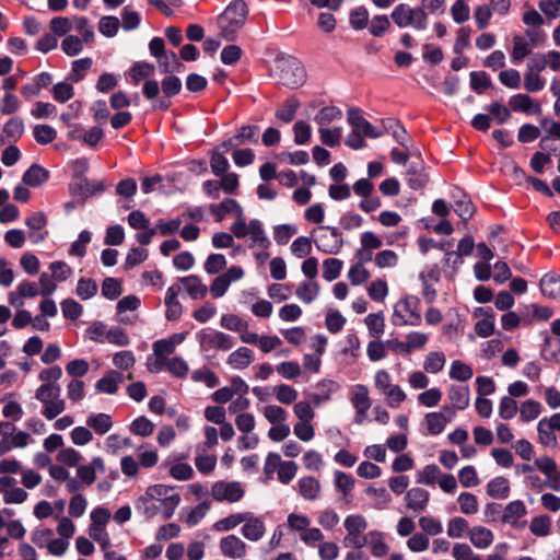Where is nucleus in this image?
I'll use <instances>...</instances> for the list:
<instances>
[{
  "label": "nucleus",
  "instance_id": "obj_57",
  "mask_svg": "<svg viewBox=\"0 0 560 560\" xmlns=\"http://www.w3.org/2000/svg\"><path fill=\"white\" fill-rule=\"evenodd\" d=\"M168 475L178 481H187L194 478L195 471L191 465L182 462L170 464Z\"/></svg>",
  "mask_w": 560,
  "mask_h": 560
},
{
  "label": "nucleus",
  "instance_id": "obj_44",
  "mask_svg": "<svg viewBox=\"0 0 560 560\" xmlns=\"http://www.w3.org/2000/svg\"><path fill=\"white\" fill-rule=\"evenodd\" d=\"M364 324L369 330V335L375 339H380L385 332V317L383 312L369 314L364 318Z\"/></svg>",
  "mask_w": 560,
  "mask_h": 560
},
{
  "label": "nucleus",
  "instance_id": "obj_46",
  "mask_svg": "<svg viewBox=\"0 0 560 560\" xmlns=\"http://www.w3.org/2000/svg\"><path fill=\"white\" fill-rule=\"evenodd\" d=\"M350 401L354 409H370L372 401L369 395V388L363 384L354 385L351 390Z\"/></svg>",
  "mask_w": 560,
  "mask_h": 560
},
{
  "label": "nucleus",
  "instance_id": "obj_47",
  "mask_svg": "<svg viewBox=\"0 0 560 560\" xmlns=\"http://www.w3.org/2000/svg\"><path fill=\"white\" fill-rule=\"evenodd\" d=\"M49 173L38 164H33L24 174L23 183L27 186L37 187L48 180Z\"/></svg>",
  "mask_w": 560,
  "mask_h": 560
},
{
  "label": "nucleus",
  "instance_id": "obj_34",
  "mask_svg": "<svg viewBox=\"0 0 560 560\" xmlns=\"http://www.w3.org/2000/svg\"><path fill=\"white\" fill-rule=\"evenodd\" d=\"M124 376L116 370H110L95 384V389L98 393L114 395L119 388V384L122 383Z\"/></svg>",
  "mask_w": 560,
  "mask_h": 560
},
{
  "label": "nucleus",
  "instance_id": "obj_59",
  "mask_svg": "<svg viewBox=\"0 0 560 560\" xmlns=\"http://www.w3.org/2000/svg\"><path fill=\"white\" fill-rule=\"evenodd\" d=\"M210 508V502H200L185 514L184 522L190 527L196 526L207 515Z\"/></svg>",
  "mask_w": 560,
  "mask_h": 560
},
{
  "label": "nucleus",
  "instance_id": "obj_2",
  "mask_svg": "<svg viewBox=\"0 0 560 560\" xmlns=\"http://www.w3.org/2000/svg\"><path fill=\"white\" fill-rule=\"evenodd\" d=\"M535 467L546 476L544 481L537 474L526 476V486L534 492H541L545 488L560 492V468L556 460L549 456L535 459Z\"/></svg>",
  "mask_w": 560,
  "mask_h": 560
},
{
  "label": "nucleus",
  "instance_id": "obj_5",
  "mask_svg": "<svg viewBox=\"0 0 560 560\" xmlns=\"http://www.w3.org/2000/svg\"><path fill=\"white\" fill-rule=\"evenodd\" d=\"M34 396L42 404V416L47 420L56 419L66 410L60 386H38Z\"/></svg>",
  "mask_w": 560,
  "mask_h": 560
},
{
  "label": "nucleus",
  "instance_id": "obj_15",
  "mask_svg": "<svg viewBox=\"0 0 560 560\" xmlns=\"http://www.w3.org/2000/svg\"><path fill=\"white\" fill-rule=\"evenodd\" d=\"M353 192L361 197L359 208L365 212L371 213L381 208L382 201L377 196H373L374 184L369 178H360L352 186Z\"/></svg>",
  "mask_w": 560,
  "mask_h": 560
},
{
  "label": "nucleus",
  "instance_id": "obj_32",
  "mask_svg": "<svg viewBox=\"0 0 560 560\" xmlns=\"http://www.w3.org/2000/svg\"><path fill=\"white\" fill-rule=\"evenodd\" d=\"M25 224L32 231L28 235V238L32 243L36 244L46 238L47 232L37 233L38 231H42L47 224V218L43 212H35L27 217Z\"/></svg>",
  "mask_w": 560,
  "mask_h": 560
},
{
  "label": "nucleus",
  "instance_id": "obj_41",
  "mask_svg": "<svg viewBox=\"0 0 560 560\" xmlns=\"http://www.w3.org/2000/svg\"><path fill=\"white\" fill-rule=\"evenodd\" d=\"M319 291L320 287L316 281H303L299 283L295 290V295L303 303L311 304L318 298Z\"/></svg>",
  "mask_w": 560,
  "mask_h": 560
},
{
  "label": "nucleus",
  "instance_id": "obj_42",
  "mask_svg": "<svg viewBox=\"0 0 560 560\" xmlns=\"http://www.w3.org/2000/svg\"><path fill=\"white\" fill-rule=\"evenodd\" d=\"M300 105L296 97L287 98L276 110V118L284 124H290L295 118Z\"/></svg>",
  "mask_w": 560,
  "mask_h": 560
},
{
  "label": "nucleus",
  "instance_id": "obj_8",
  "mask_svg": "<svg viewBox=\"0 0 560 560\" xmlns=\"http://www.w3.org/2000/svg\"><path fill=\"white\" fill-rule=\"evenodd\" d=\"M390 19L400 28L413 27L422 31L428 26V14L421 8H411L406 3H400L394 8Z\"/></svg>",
  "mask_w": 560,
  "mask_h": 560
},
{
  "label": "nucleus",
  "instance_id": "obj_6",
  "mask_svg": "<svg viewBox=\"0 0 560 560\" xmlns=\"http://www.w3.org/2000/svg\"><path fill=\"white\" fill-rule=\"evenodd\" d=\"M287 526L291 532L298 533L300 540L308 547H315L324 540L320 528L311 527V520L304 514L290 513L287 517Z\"/></svg>",
  "mask_w": 560,
  "mask_h": 560
},
{
  "label": "nucleus",
  "instance_id": "obj_45",
  "mask_svg": "<svg viewBox=\"0 0 560 560\" xmlns=\"http://www.w3.org/2000/svg\"><path fill=\"white\" fill-rule=\"evenodd\" d=\"M245 511L229 514L213 523L212 528L218 533H228L235 529L244 521Z\"/></svg>",
  "mask_w": 560,
  "mask_h": 560
},
{
  "label": "nucleus",
  "instance_id": "obj_4",
  "mask_svg": "<svg viewBox=\"0 0 560 560\" xmlns=\"http://www.w3.org/2000/svg\"><path fill=\"white\" fill-rule=\"evenodd\" d=\"M375 389L385 398L390 408H399L407 399L406 392L393 382V376L385 369H378L373 376Z\"/></svg>",
  "mask_w": 560,
  "mask_h": 560
},
{
  "label": "nucleus",
  "instance_id": "obj_64",
  "mask_svg": "<svg viewBox=\"0 0 560 560\" xmlns=\"http://www.w3.org/2000/svg\"><path fill=\"white\" fill-rule=\"evenodd\" d=\"M452 557L455 560H483L479 555L475 553L468 544L465 542H456L453 545Z\"/></svg>",
  "mask_w": 560,
  "mask_h": 560
},
{
  "label": "nucleus",
  "instance_id": "obj_28",
  "mask_svg": "<svg viewBox=\"0 0 560 560\" xmlns=\"http://www.w3.org/2000/svg\"><path fill=\"white\" fill-rule=\"evenodd\" d=\"M483 315L485 318L475 324V332L481 337H490L494 332V313L491 307H479L475 311V316Z\"/></svg>",
  "mask_w": 560,
  "mask_h": 560
},
{
  "label": "nucleus",
  "instance_id": "obj_9",
  "mask_svg": "<svg viewBox=\"0 0 560 560\" xmlns=\"http://www.w3.org/2000/svg\"><path fill=\"white\" fill-rule=\"evenodd\" d=\"M276 67L279 82L282 85L295 89L305 82V69L298 59L292 57L281 58L277 60Z\"/></svg>",
  "mask_w": 560,
  "mask_h": 560
},
{
  "label": "nucleus",
  "instance_id": "obj_16",
  "mask_svg": "<svg viewBox=\"0 0 560 560\" xmlns=\"http://www.w3.org/2000/svg\"><path fill=\"white\" fill-rule=\"evenodd\" d=\"M218 547L221 556L232 560L245 558L249 549L244 538L235 534L221 537Z\"/></svg>",
  "mask_w": 560,
  "mask_h": 560
},
{
  "label": "nucleus",
  "instance_id": "obj_7",
  "mask_svg": "<svg viewBox=\"0 0 560 560\" xmlns=\"http://www.w3.org/2000/svg\"><path fill=\"white\" fill-rule=\"evenodd\" d=\"M392 320L395 326H419L422 322L419 299L413 295L400 299L394 306Z\"/></svg>",
  "mask_w": 560,
  "mask_h": 560
},
{
  "label": "nucleus",
  "instance_id": "obj_21",
  "mask_svg": "<svg viewBox=\"0 0 560 560\" xmlns=\"http://www.w3.org/2000/svg\"><path fill=\"white\" fill-rule=\"evenodd\" d=\"M364 541L371 555L375 558H384L389 552L390 547L386 542V535L381 530L373 529L368 532Z\"/></svg>",
  "mask_w": 560,
  "mask_h": 560
},
{
  "label": "nucleus",
  "instance_id": "obj_43",
  "mask_svg": "<svg viewBox=\"0 0 560 560\" xmlns=\"http://www.w3.org/2000/svg\"><path fill=\"white\" fill-rule=\"evenodd\" d=\"M520 421L524 423L532 422L541 415L542 405L534 399H526L520 405Z\"/></svg>",
  "mask_w": 560,
  "mask_h": 560
},
{
  "label": "nucleus",
  "instance_id": "obj_13",
  "mask_svg": "<svg viewBox=\"0 0 560 560\" xmlns=\"http://www.w3.org/2000/svg\"><path fill=\"white\" fill-rule=\"evenodd\" d=\"M210 495L217 502L233 504L245 497V488L240 481L219 480L212 483Z\"/></svg>",
  "mask_w": 560,
  "mask_h": 560
},
{
  "label": "nucleus",
  "instance_id": "obj_55",
  "mask_svg": "<svg viewBox=\"0 0 560 560\" xmlns=\"http://www.w3.org/2000/svg\"><path fill=\"white\" fill-rule=\"evenodd\" d=\"M541 357L546 361L560 363V339L547 336L541 349Z\"/></svg>",
  "mask_w": 560,
  "mask_h": 560
},
{
  "label": "nucleus",
  "instance_id": "obj_1",
  "mask_svg": "<svg viewBox=\"0 0 560 560\" xmlns=\"http://www.w3.org/2000/svg\"><path fill=\"white\" fill-rule=\"evenodd\" d=\"M182 501L180 494L175 487L165 483H155L149 486L144 492L137 498L135 506L145 520H152L161 516L163 520H170Z\"/></svg>",
  "mask_w": 560,
  "mask_h": 560
},
{
  "label": "nucleus",
  "instance_id": "obj_60",
  "mask_svg": "<svg viewBox=\"0 0 560 560\" xmlns=\"http://www.w3.org/2000/svg\"><path fill=\"white\" fill-rule=\"evenodd\" d=\"M261 413L264 418L271 424L283 423L288 419V412L279 405H266Z\"/></svg>",
  "mask_w": 560,
  "mask_h": 560
},
{
  "label": "nucleus",
  "instance_id": "obj_22",
  "mask_svg": "<svg viewBox=\"0 0 560 560\" xmlns=\"http://www.w3.org/2000/svg\"><path fill=\"white\" fill-rule=\"evenodd\" d=\"M245 345L256 346L264 354H268L282 345V340L276 335H258L250 331L246 335Z\"/></svg>",
  "mask_w": 560,
  "mask_h": 560
},
{
  "label": "nucleus",
  "instance_id": "obj_48",
  "mask_svg": "<svg viewBox=\"0 0 560 560\" xmlns=\"http://www.w3.org/2000/svg\"><path fill=\"white\" fill-rule=\"evenodd\" d=\"M510 491L509 480L504 477H497L487 485V493L493 499H506Z\"/></svg>",
  "mask_w": 560,
  "mask_h": 560
},
{
  "label": "nucleus",
  "instance_id": "obj_23",
  "mask_svg": "<svg viewBox=\"0 0 560 560\" xmlns=\"http://www.w3.org/2000/svg\"><path fill=\"white\" fill-rule=\"evenodd\" d=\"M255 361L254 351L245 346L238 347L233 350L226 358V364L236 371L247 369Z\"/></svg>",
  "mask_w": 560,
  "mask_h": 560
},
{
  "label": "nucleus",
  "instance_id": "obj_54",
  "mask_svg": "<svg viewBox=\"0 0 560 560\" xmlns=\"http://www.w3.org/2000/svg\"><path fill=\"white\" fill-rule=\"evenodd\" d=\"M538 441L546 447H555L557 445V436L555 430L548 424L546 419H540L537 424Z\"/></svg>",
  "mask_w": 560,
  "mask_h": 560
},
{
  "label": "nucleus",
  "instance_id": "obj_49",
  "mask_svg": "<svg viewBox=\"0 0 560 560\" xmlns=\"http://www.w3.org/2000/svg\"><path fill=\"white\" fill-rule=\"evenodd\" d=\"M540 290L545 296H560V276L552 272L545 275L540 280Z\"/></svg>",
  "mask_w": 560,
  "mask_h": 560
},
{
  "label": "nucleus",
  "instance_id": "obj_24",
  "mask_svg": "<svg viewBox=\"0 0 560 560\" xmlns=\"http://www.w3.org/2000/svg\"><path fill=\"white\" fill-rule=\"evenodd\" d=\"M2 405V416L12 421H20L23 418L24 411L15 393H5L0 398Z\"/></svg>",
  "mask_w": 560,
  "mask_h": 560
},
{
  "label": "nucleus",
  "instance_id": "obj_52",
  "mask_svg": "<svg viewBox=\"0 0 560 560\" xmlns=\"http://www.w3.org/2000/svg\"><path fill=\"white\" fill-rule=\"evenodd\" d=\"M529 530L537 537L548 536L551 532V518L547 514H540L532 518Z\"/></svg>",
  "mask_w": 560,
  "mask_h": 560
},
{
  "label": "nucleus",
  "instance_id": "obj_51",
  "mask_svg": "<svg viewBox=\"0 0 560 560\" xmlns=\"http://www.w3.org/2000/svg\"><path fill=\"white\" fill-rule=\"evenodd\" d=\"M457 504L460 513L465 515H474L479 511V502L477 497L471 492H462L457 497Z\"/></svg>",
  "mask_w": 560,
  "mask_h": 560
},
{
  "label": "nucleus",
  "instance_id": "obj_14",
  "mask_svg": "<svg viewBox=\"0 0 560 560\" xmlns=\"http://www.w3.org/2000/svg\"><path fill=\"white\" fill-rule=\"evenodd\" d=\"M456 417L455 410L447 405L440 408L439 411L428 412L423 418V428L427 435H440Z\"/></svg>",
  "mask_w": 560,
  "mask_h": 560
},
{
  "label": "nucleus",
  "instance_id": "obj_62",
  "mask_svg": "<svg viewBox=\"0 0 560 560\" xmlns=\"http://www.w3.org/2000/svg\"><path fill=\"white\" fill-rule=\"evenodd\" d=\"M210 167L214 176L224 175L229 172L230 163L223 152L214 149L210 156Z\"/></svg>",
  "mask_w": 560,
  "mask_h": 560
},
{
  "label": "nucleus",
  "instance_id": "obj_58",
  "mask_svg": "<svg viewBox=\"0 0 560 560\" xmlns=\"http://www.w3.org/2000/svg\"><path fill=\"white\" fill-rule=\"evenodd\" d=\"M474 375L472 368L460 360L452 362L450 368V377L458 382H466Z\"/></svg>",
  "mask_w": 560,
  "mask_h": 560
},
{
  "label": "nucleus",
  "instance_id": "obj_18",
  "mask_svg": "<svg viewBox=\"0 0 560 560\" xmlns=\"http://www.w3.org/2000/svg\"><path fill=\"white\" fill-rule=\"evenodd\" d=\"M347 120L352 129L363 135L364 137L376 139L382 136V132L370 124L362 115L361 109L351 107L347 110Z\"/></svg>",
  "mask_w": 560,
  "mask_h": 560
},
{
  "label": "nucleus",
  "instance_id": "obj_20",
  "mask_svg": "<svg viewBox=\"0 0 560 560\" xmlns=\"http://www.w3.org/2000/svg\"><path fill=\"white\" fill-rule=\"evenodd\" d=\"M182 287L177 283L172 284L165 294L164 303L166 306L165 317L167 320H178L183 314V306L178 300Z\"/></svg>",
  "mask_w": 560,
  "mask_h": 560
},
{
  "label": "nucleus",
  "instance_id": "obj_35",
  "mask_svg": "<svg viewBox=\"0 0 560 560\" xmlns=\"http://www.w3.org/2000/svg\"><path fill=\"white\" fill-rule=\"evenodd\" d=\"M527 514V508L521 500H515L506 504L503 514L502 522L513 527L520 525V520Z\"/></svg>",
  "mask_w": 560,
  "mask_h": 560
},
{
  "label": "nucleus",
  "instance_id": "obj_12",
  "mask_svg": "<svg viewBox=\"0 0 560 560\" xmlns=\"http://www.w3.org/2000/svg\"><path fill=\"white\" fill-rule=\"evenodd\" d=\"M312 235L315 246L322 253L338 254L343 246L342 235L337 228L320 225Z\"/></svg>",
  "mask_w": 560,
  "mask_h": 560
},
{
  "label": "nucleus",
  "instance_id": "obj_50",
  "mask_svg": "<svg viewBox=\"0 0 560 560\" xmlns=\"http://www.w3.org/2000/svg\"><path fill=\"white\" fill-rule=\"evenodd\" d=\"M446 363L445 354L441 351H431L427 354L423 361V370L430 374H438L441 372Z\"/></svg>",
  "mask_w": 560,
  "mask_h": 560
},
{
  "label": "nucleus",
  "instance_id": "obj_39",
  "mask_svg": "<svg viewBox=\"0 0 560 560\" xmlns=\"http://www.w3.org/2000/svg\"><path fill=\"white\" fill-rule=\"evenodd\" d=\"M184 285L185 291L192 300H201L208 293V288L205 285L200 278L197 276H187L179 279Z\"/></svg>",
  "mask_w": 560,
  "mask_h": 560
},
{
  "label": "nucleus",
  "instance_id": "obj_17",
  "mask_svg": "<svg viewBox=\"0 0 560 560\" xmlns=\"http://www.w3.org/2000/svg\"><path fill=\"white\" fill-rule=\"evenodd\" d=\"M267 532L264 518L250 511H245L244 521L242 523V537L248 541L257 542L261 540Z\"/></svg>",
  "mask_w": 560,
  "mask_h": 560
},
{
  "label": "nucleus",
  "instance_id": "obj_10",
  "mask_svg": "<svg viewBox=\"0 0 560 560\" xmlns=\"http://www.w3.org/2000/svg\"><path fill=\"white\" fill-rule=\"evenodd\" d=\"M200 351L209 352H228L233 349L235 341L234 338L223 331L215 329H201L197 334Z\"/></svg>",
  "mask_w": 560,
  "mask_h": 560
},
{
  "label": "nucleus",
  "instance_id": "obj_37",
  "mask_svg": "<svg viewBox=\"0 0 560 560\" xmlns=\"http://www.w3.org/2000/svg\"><path fill=\"white\" fill-rule=\"evenodd\" d=\"M512 42L513 46L510 56L511 61L515 65H520L525 58L529 57L536 48L522 35H514Z\"/></svg>",
  "mask_w": 560,
  "mask_h": 560
},
{
  "label": "nucleus",
  "instance_id": "obj_56",
  "mask_svg": "<svg viewBox=\"0 0 560 560\" xmlns=\"http://www.w3.org/2000/svg\"><path fill=\"white\" fill-rule=\"evenodd\" d=\"M342 118V112L337 106H325L315 116L314 120L320 126L326 127L327 125L340 120Z\"/></svg>",
  "mask_w": 560,
  "mask_h": 560
},
{
  "label": "nucleus",
  "instance_id": "obj_36",
  "mask_svg": "<svg viewBox=\"0 0 560 560\" xmlns=\"http://www.w3.org/2000/svg\"><path fill=\"white\" fill-rule=\"evenodd\" d=\"M334 486L336 490L342 494L346 502L349 503L352 499V491L355 487V479L350 474L341 470H335Z\"/></svg>",
  "mask_w": 560,
  "mask_h": 560
},
{
  "label": "nucleus",
  "instance_id": "obj_25",
  "mask_svg": "<svg viewBox=\"0 0 560 560\" xmlns=\"http://www.w3.org/2000/svg\"><path fill=\"white\" fill-rule=\"evenodd\" d=\"M220 326L229 331L237 332L240 340L245 343L246 335L250 334L249 324L236 314H224L221 316Z\"/></svg>",
  "mask_w": 560,
  "mask_h": 560
},
{
  "label": "nucleus",
  "instance_id": "obj_30",
  "mask_svg": "<svg viewBox=\"0 0 560 560\" xmlns=\"http://www.w3.org/2000/svg\"><path fill=\"white\" fill-rule=\"evenodd\" d=\"M430 494L425 489L411 488L405 495L406 506L413 512H423L428 508Z\"/></svg>",
  "mask_w": 560,
  "mask_h": 560
},
{
  "label": "nucleus",
  "instance_id": "obj_63",
  "mask_svg": "<svg viewBox=\"0 0 560 560\" xmlns=\"http://www.w3.org/2000/svg\"><path fill=\"white\" fill-rule=\"evenodd\" d=\"M57 460L65 466L78 467L83 460V455L73 447H66L60 450Z\"/></svg>",
  "mask_w": 560,
  "mask_h": 560
},
{
  "label": "nucleus",
  "instance_id": "obj_11",
  "mask_svg": "<svg viewBox=\"0 0 560 560\" xmlns=\"http://www.w3.org/2000/svg\"><path fill=\"white\" fill-rule=\"evenodd\" d=\"M343 527L346 529V536L343 544L346 547L353 549H362L365 547V537L368 521L361 514H350L343 520Z\"/></svg>",
  "mask_w": 560,
  "mask_h": 560
},
{
  "label": "nucleus",
  "instance_id": "obj_27",
  "mask_svg": "<svg viewBox=\"0 0 560 560\" xmlns=\"http://www.w3.org/2000/svg\"><path fill=\"white\" fill-rule=\"evenodd\" d=\"M447 397L453 410H465L469 406L470 390L467 385H451Z\"/></svg>",
  "mask_w": 560,
  "mask_h": 560
},
{
  "label": "nucleus",
  "instance_id": "obj_38",
  "mask_svg": "<svg viewBox=\"0 0 560 560\" xmlns=\"http://www.w3.org/2000/svg\"><path fill=\"white\" fill-rule=\"evenodd\" d=\"M468 538L476 548L487 549L492 545L494 535L489 528L477 525L470 528Z\"/></svg>",
  "mask_w": 560,
  "mask_h": 560
},
{
  "label": "nucleus",
  "instance_id": "obj_29",
  "mask_svg": "<svg viewBox=\"0 0 560 560\" xmlns=\"http://www.w3.org/2000/svg\"><path fill=\"white\" fill-rule=\"evenodd\" d=\"M510 106L514 112H521L527 115H538L541 113V105L527 94L512 96Z\"/></svg>",
  "mask_w": 560,
  "mask_h": 560
},
{
  "label": "nucleus",
  "instance_id": "obj_53",
  "mask_svg": "<svg viewBox=\"0 0 560 560\" xmlns=\"http://www.w3.org/2000/svg\"><path fill=\"white\" fill-rule=\"evenodd\" d=\"M470 530L468 521L462 516L452 517L447 522L446 533L450 538H462Z\"/></svg>",
  "mask_w": 560,
  "mask_h": 560
},
{
  "label": "nucleus",
  "instance_id": "obj_33",
  "mask_svg": "<svg viewBox=\"0 0 560 560\" xmlns=\"http://www.w3.org/2000/svg\"><path fill=\"white\" fill-rule=\"evenodd\" d=\"M85 423L90 430L95 432L97 435H105L114 425L112 416L105 412L89 415Z\"/></svg>",
  "mask_w": 560,
  "mask_h": 560
},
{
  "label": "nucleus",
  "instance_id": "obj_26",
  "mask_svg": "<svg viewBox=\"0 0 560 560\" xmlns=\"http://www.w3.org/2000/svg\"><path fill=\"white\" fill-rule=\"evenodd\" d=\"M209 210L218 222H221L226 214H233L235 218L243 217V208L232 198H225L220 203L210 205Z\"/></svg>",
  "mask_w": 560,
  "mask_h": 560
},
{
  "label": "nucleus",
  "instance_id": "obj_40",
  "mask_svg": "<svg viewBox=\"0 0 560 560\" xmlns=\"http://www.w3.org/2000/svg\"><path fill=\"white\" fill-rule=\"evenodd\" d=\"M2 133L1 144L4 142H16L24 133L23 120L19 117L9 119L2 128Z\"/></svg>",
  "mask_w": 560,
  "mask_h": 560
},
{
  "label": "nucleus",
  "instance_id": "obj_3",
  "mask_svg": "<svg viewBox=\"0 0 560 560\" xmlns=\"http://www.w3.org/2000/svg\"><path fill=\"white\" fill-rule=\"evenodd\" d=\"M248 9L243 0L232 1L218 18V26L225 39H233L243 27Z\"/></svg>",
  "mask_w": 560,
  "mask_h": 560
},
{
  "label": "nucleus",
  "instance_id": "obj_19",
  "mask_svg": "<svg viewBox=\"0 0 560 560\" xmlns=\"http://www.w3.org/2000/svg\"><path fill=\"white\" fill-rule=\"evenodd\" d=\"M106 470L105 460L101 456H94L89 464L77 467V477L85 487L93 485L96 480V474H104Z\"/></svg>",
  "mask_w": 560,
  "mask_h": 560
},
{
  "label": "nucleus",
  "instance_id": "obj_31",
  "mask_svg": "<svg viewBox=\"0 0 560 560\" xmlns=\"http://www.w3.org/2000/svg\"><path fill=\"white\" fill-rule=\"evenodd\" d=\"M298 491L304 500L315 501L320 495L322 486L315 477L305 476L299 479Z\"/></svg>",
  "mask_w": 560,
  "mask_h": 560
},
{
  "label": "nucleus",
  "instance_id": "obj_61",
  "mask_svg": "<svg viewBox=\"0 0 560 560\" xmlns=\"http://www.w3.org/2000/svg\"><path fill=\"white\" fill-rule=\"evenodd\" d=\"M368 294L371 300L375 302H384L388 295V285L384 279L373 280L366 288Z\"/></svg>",
  "mask_w": 560,
  "mask_h": 560
}]
</instances>
